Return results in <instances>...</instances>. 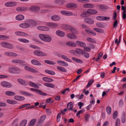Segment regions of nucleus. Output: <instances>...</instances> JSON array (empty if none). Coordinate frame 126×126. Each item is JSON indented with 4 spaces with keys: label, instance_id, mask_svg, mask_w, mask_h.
<instances>
[{
    "label": "nucleus",
    "instance_id": "nucleus-1",
    "mask_svg": "<svg viewBox=\"0 0 126 126\" xmlns=\"http://www.w3.org/2000/svg\"><path fill=\"white\" fill-rule=\"evenodd\" d=\"M36 22L32 20H29L26 23H24L20 24L19 26L23 28H27L30 26H33L36 24Z\"/></svg>",
    "mask_w": 126,
    "mask_h": 126
},
{
    "label": "nucleus",
    "instance_id": "nucleus-2",
    "mask_svg": "<svg viewBox=\"0 0 126 126\" xmlns=\"http://www.w3.org/2000/svg\"><path fill=\"white\" fill-rule=\"evenodd\" d=\"M39 37L42 40L45 42H50L52 40V38L50 36L46 34H39Z\"/></svg>",
    "mask_w": 126,
    "mask_h": 126
},
{
    "label": "nucleus",
    "instance_id": "nucleus-3",
    "mask_svg": "<svg viewBox=\"0 0 126 126\" xmlns=\"http://www.w3.org/2000/svg\"><path fill=\"white\" fill-rule=\"evenodd\" d=\"M34 54L36 55L39 56H47V54L39 50H35L33 52Z\"/></svg>",
    "mask_w": 126,
    "mask_h": 126
},
{
    "label": "nucleus",
    "instance_id": "nucleus-4",
    "mask_svg": "<svg viewBox=\"0 0 126 126\" xmlns=\"http://www.w3.org/2000/svg\"><path fill=\"white\" fill-rule=\"evenodd\" d=\"M1 85L2 86L7 88H11L12 87V84L11 83L5 81H2Z\"/></svg>",
    "mask_w": 126,
    "mask_h": 126
},
{
    "label": "nucleus",
    "instance_id": "nucleus-5",
    "mask_svg": "<svg viewBox=\"0 0 126 126\" xmlns=\"http://www.w3.org/2000/svg\"><path fill=\"white\" fill-rule=\"evenodd\" d=\"M24 69L26 70L30 71L33 73H36L38 72L37 70L27 66H25L24 67Z\"/></svg>",
    "mask_w": 126,
    "mask_h": 126
},
{
    "label": "nucleus",
    "instance_id": "nucleus-6",
    "mask_svg": "<svg viewBox=\"0 0 126 126\" xmlns=\"http://www.w3.org/2000/svg\"><path fill=\"white\" fill-rule=\"evenodd\" d=\"M17 5L16 2H12L9 1L5 3V6L8 7H12L15 6Z\"/></svg>",
    "mask_w": 126,
    "mask_h": 126
},
{
    "label": "nucleus",
    "instance_id": "nucleus-7",
    "mask_svg": "<svg viewBox=\"0 0 126 126\" xmlns=\"http://www.w3.org/2000/svg\"><path fill=\"white\" fill-rule=\"evenodd\" d=\"M60 13L63 15L66 16H71L73 15V13L72 12L65 10L61 11Z\"/></svg>",
    "mask_w": 126,
    "mask_h": 126
},
{
    "label": "nucleus",
    "instance_id": "nucleus-8",
    "mask_svg": "<svg viewBox=\"0 0 126 126\" xmlns=\"http://www.w3.org/2000/svg\"><path fill=\"white\" fill-rule=\"evenodd\" d=\"M87 13L88 14L93 15L97 13V11L94 9H89L87 10Z\"/></svg>",
    "mask_w": 126,
    "mask_h": 126
},
{
    "label": "nucleus",
    "instance_id": "nucleus-9",
    "mask_svg": "<svg viewBox=\"0 0 126 126\" xmlns=\"http://www.w3.org/2000/svg\"><path fill=\"white\" fill-rule=\"evenodd\" d=\"M30 9L32 11H34L36 12H38L40 10L39 7L35 5L32 6H31Z\"/></svg>",
    "mask_w": 126,
    "mask_h": 126
},
{
    "label": "nucleus",
    "instance_id": "nucleus-10",
    "mask_svg": "<svg viewBox=\"0 0 126 126\" xmlns=\"http://www.w3.org/2000/svg\"><path fill=\"white\" fill-rule=\"evenodd\" d=\"M37 28L39 30L44 31H48L49 30L48 28L45 26H39L37 27Z\"/></svg>",
    "mask_w": 126,
    "mask_h": 126
},
{
    "label": "nucleus",
    "instance_id": "nucleus-11",
    "mask_svg": "<svg viewBox=\"0 0 126 126\" xmlns=\"http://www.w3.org/2000/svg\"><path fill=\"white\" fill-rule=\"evenodd\" d=\"M96 19L97 20L100 21H103L104 20H109L110 19L109 17H107L102 16H99L96 17Z\"/></svg>",
    "mask_w": 126,
    "mask_h": 126
},
{
    "label": "nucleus",
    "instance_id": "nucleus-12",
    "mask_svg": "<svg viewBox=\"0 0 126 126\" xmlns=\"http://www.w3.org/2000/svg\"><path fill=\"white\" fill-rule=\"evenodd\" d=\"M51 19L54 21H57L60 20L61 17L59 15H54L51 17Z\"/></svg>",
    "mask_w": 126,
    "mask_h": 126
},
{
    "label": "nucleus",
    "instance_id": "nucleus-13",
    "mask_svg": "<svg viewBox=\"0 0 126 126\" xmlns=\"http://www.w3.org/2000/svg\"><path fill=\"white\" fill-rule=\"evenodd\" d=\"M31 63L35 65L41 66V63L38 61L36 59H32L31 61Z\"/></svg>",
    "mask_w": 126,
    "mask_h": 126
},
{
    "label": "nucleus",
    "instance_id": "nucleus-14",
    "mask_svg": "<svg viewBox=\"0 0 126 126\" xmlns=\"http://www.w3.org/2000/svg\"><path fill=\"white\" fill-rule=\"evenodd\" d=\"M84 21L86 23L89 24H92L94 23V21L93 19L89 18H85Z\"/></svg>",
    "mask_w": 126,
    "mask_h": 126
},
{
    "label": "nucleus",
    "instance_id": "nucleus-15",
    "mask_svg": "<svg viewBox=\"0 0 126 126\" xmlns=\"http://www.w3.org/2000/svg\"><path fill=\"white\" fill-rule=\"evenodd\" d=\"M76 4L73 3H68L66 5V7L70 8H74L76 7Z\"/></svg>",
    "mask_w": 126,
    "mask_h": 126
},
{
    "label": "nucleus",
    "instance_id": "nucleus-16",
    "mask_svg": "<svg viewBox=\"0 0 126 126\" xmlns=\"http://www.w3.org/2000/svg\"><path fill=\"white\" fill-rule=\"evenodd\" d=\"M56 33L57 35L60 37H63L65 35L64 32L59 30L56 31Z\"/></svg>",
    "mask_w": 126,
    "mask_h": 126
},
{
    "label": "nucleus",
    "instance_id": "nucleus-17",
    "mask_svg": "<svg viewBox=\"0 0 126 126\" xmlns=\"http://www.w3.org/2000/svg\"><path fill=\"white\" fill-rule=\"evenodd\" d=\"M28 9V8L27 7H21L17 8H16V10L18 11L22 12L26 11Z\"/></svg>",
    "mask_w": 126,
    "mask_h": 126
},
{
    "label": "nucleus",
    "instance_id": "nucleus-18",
    "mask_svg": "<svg viewBox=\"0 0 126 126\" xmlns=\"http://www.w3.org/2000/svg\"><path fill=\"white\" fill-rule=\"evenodd\" d=\"M11 62L14 63H24L23 61L19 59L13 60Z\"/></svg>",
    "mask_w": 126,
    "mask_h": 126
},
{
    "label": "nucleus",
    "instance_id": "nucleus-19",
    "mask_svg": "<svg viewBox=\"0 0 126 126\" xmlns=\"http://www.w3.org/2000/svg\"><path fill=\"white\" fill-rule=\"evenodd\" d=\"M83 6L85 8H93L94 6V5L91 3H87L84 4Z\"/></svg>",
    "mask_w": 126,
    "mask_h": 126
},
{
    "label": "nucleus",
    "instance_id": "nucleus-20",
    "mask_svg": "<svg viewBox=\"0 0 126 126\" xmlns=\"http://www.w3.org/2000/svg\"><path fill=\"white\" fill-rule=\"evenodd\" d=\"M14 98L15 99L18 101H22L25 99L24 97L19 95H16L14 96Z\"/></svg>",
    "mask_w": 126,
    "mask_h": 126
},
{
    "label": "nucleus",
    "instance_id": "nucleus-21",
    "mask_svg": "<svg viewBox=\"0 0 126 126\" xmlns=\"http://www.w3.org/2000/svg\"><path fill=\"white\" fill-rule=\"evenodd\" d=\"M67 37L71 39H75L77 38V36L74 34L69 33L67 34Z\"/></svg>",
    "mask_w": 126,
    "mask_h": 126
},
{
    "label": "nucleus",
    "instance_id": "nucleus-22",
    "mask_svg": "<svg viewBox=\"0 0 126 126\" xmlns=\"http://www.w3.org/2000/svg\"><path fill=\"white\" fill-rule=\"evenodd\" d=\"M66 44L67 46L70 47H75L76 46V44L75 43L70 41L67 42Z\"/></svg>",
    "mask_w": 126,
    "mask_h": 126
},
{
    "label": "nucleus",
    "instance_id": "nucleus-23",
    "mask_svg": "<svg viewBox=\"0 0 126 126\" xmlns=\"http://www.w3.org/2000/svg\"><path fill=\"white\" fill-rule=\"evenodd\" d=\"M42 79L44 81L48 82H51L54 81L51 78L47 77H43Z\"/></svg>",
    "mask_w": 126,
    "mask_h": 126
},
{
    "label": "nucleus",
    "instance_id": "nucleus-24",
    "mask_svg": "<svg viewBox=\"0 0 126 126\" xmlns=\"http://www.w3.org/2000/svg\"><path fill=\"white\" fill-rule=\"evenodd\" d=\"M29 85L32 87L39 89V87L36 84L30 81L29 83Z\"/></svg>",
    "mask_w": 126,
    "mask_h": 126
},
{
    "label": "nucleus",
    "instance_id": "nucleus-25",
    "mask_svg": "<svg viewBox=\"0 0 126 126\" xmlns=\"http://www.w3.org/2000/svg\"><path fill=\"white\" fill-rule=\"evenodd\" d=\"M5 94L6 95L9 96H14L16 94L15 93L11 91H7L5 92Z\"/></svg>",
    "mask_w": 126,
    "mask_h": 126
},
{
    "label": "nucleus",
    "instance_id": "nucleus-26",
    "mask_svg": "<svg viewBox=\"0 0 126 126\" xmlns=\"http://www.w3.org/2000/svg\"><path fill=\"white\" fill-rule=\"evenodd\" d=\"M76 43L78 45L83 47L86 46V44L85 43L80 41H77Z\"/></svg>",
    "mask_w": 126,
    "mask_h": 126
},
{
    "label": "nucleus",
    "instance_id": "nucleus-27",
    "mask_svg": "<svg viewBox=\"0 0 126 126\" xmlns=\"http://www.w3.org/2000/svg\"><path fill=\"white\" fill-rule=\"evenodd\" d=\"M73 107V103L72 102L69 103L67 104V108L68 109L72 110H73L72 108Z\"/></svg>",
    "mask_w": 126,
    "mask_h": 126
},
{
    "label": "nucleus",
    "instance_id": "nucleus-28",
    "mask_svg": "<svg viewBox=\"0 0 126 126\" xmlns=\"http://www.w3.org/2000/svg\"><path fill=\"white\" fill-rule=\"evenodd\" d=\"M57 68L59 70L63 72H66L67 71V70L64 67L61 66H57Z\"/></svg>",
    "mask_w": 126,
    "mask_h": 126
},
{
    "label": "nucleus",
    "instance_id": "nucleus-29",
    "mask_svg": "<svg viewBox=\"0 0 126 126\" xmlns=\"http://www.w3.org/2000/svg\"><path fill=\"white\" fill-rule=\"evenodd\" d=\"M36 121V119H33L29 122V126H33L35 124Z\"/></svg>",
    "mask_w": 126,
    "mask_h": 126
},
{
    "label": "nucleus",
    "instance_id": "nucleus-30",
    "mask_svg": "<svg viewBox=\"0 0 126 126\" xmlns=\"http://www.w3.org/2000/svg\"><path fill=\"white\" fill-rule=\"evenodd\" d=\"M36 92L37 93L40 95L44 96H46L47 95V94L46 93L43 92L41 91L38 89H37Z\"/></svg>",
    "mask_w": 126,
    "mask_h": 126
},
{
    "label": "nucleus",
    "instance_id": "nucleus-31",
    "mask_svg": "<svg viewBox=\"0 0 126 126\" xmlns=\"http://www.w3.org/2000/svg\"><path fill=\"white\" fill-rule=\"evenodd\" d=\"M72 59L74 61L79 63H83V61L79 59L73 57L72 58Z\"/></svg>",
    "mask_w": 126,
    "mask_h": 126
},
{
    "label": "nucleus",
    "instance_id": "nucleus-32",
    "mask_svg": "<svg viewBox=\"0 0 126 126\" xmlns=\"http://www.w3.org/2000/svg\"><path fill=\"white\" fill-rule=\"evenodd\" d=\"M46 117V115H44L40 117V119L38 120V123H41L43 122Z\"/></svg>",
    "mask_w": 126,
    "mask_h": 126
},
{
    "label": "nucleus",
    "instance_id": "nucleus-33",
    "mask_svg": "<svg viewBox=\"0 0 126 126\" xmlns=\"http://www.w3.org/2000/svg\"><path fill=\"white\" fill-rule=\"evenodd\" d=\"M18 40L21 42L25 43H28L30 42L29 40L24 38H19Z\"/></svg>",
    "mask_w": 126,
    "mask_h": 126
},
{
    "label": "nucleus",
    "instance_id": "nucleus-34",
    "mask_svg": "<svg viewBox=\"0 0 126 126\" xmlns=\"http://www.w3.org/2000/svg\"><path fill=\"white\" fill-rule=\"evenodd\" d=\"M44 85L50 88H54L55 87V85L51 83H45L44 84Z\"/></svg>",
    "mask_w": 126,
    "mask_h": 126
},
{
    "label": "nucleus",
    "instance_id": "nucleus-35",
    "mask_svg": "<svg viewBox=\"0 0 126 126\" xmlns=\"http://www.w3.org/2000/svg\"><path fill=\"white\" fill-rule=\"evenodd\" d=\"M16 19L18 20H22L24 18V16L22 15H17L16 17Z\"/></svg>",
    "mask_w": 126,
    "mask_h": 126
},
{
    "label": "nucleus",
    "instance_id": "nucleus-36",
    "mask_svg": "<svg viewBox=\"0 0 126 126\" xmlns=\"http://www.w3.org/2000/svg\"><path fill=\"white\" fill-rule=\"evenodd\" d=\"M44 62L45 63L49 64L55 65L56 63H55L48 60H44Z\"/></svg>",
    "mask_w": 126,
    "mask_h": 126
},
{
    "label": "nucleus",
    "instance_id": "nucleus-37",
    "mask_svg": "<svg viewBox=\"0 0 126 126\" xmlns=\"http://www.w3.org/2000/svg\"><path fill=\"white\" fill-rule=\"evenodd\" d=\"M45 72L47 73L52 75H54L55 74V73L52 70L46 69L45 70Z\"/></svg>",
    "mask_w": 126,
    "mask_h": 126
},
{
    "label": "nucleus",
    "instance_id": "nucleus-38",
    "mask_svg": "<svg viewBox=\"0 0 126 126\" xmlns=\"http://www.w3.org/2000/svg\"><path fill=\"white\" fill-rule=\"evenodd\" d=\"M6 102L10 104L14 105L17 103V102L15 100H12L9 99L6 100Z\"/></svg>",
    "mask_w": 126,
    "mask_h": 126
},
{
    "label": "nucleus",
    "instance_id": "nucleus-39",
    "mask_svg": "<svg viewBox=\"0 0 126 126\" xmlns=\"http://www.w3.org/2000/svg\"><path fill=\"white\" fill-rule=\"evenodd\" d=\"M17 80L19 83L22 85H25L26 84V81L22 79H18Z\"/></svg>",
    "mask_w": 126,
    "mask_h": 126
},
{
    "label": "nucleus",
    "instance_id": "nucleus-40",
    "mask_svg": "<svg viewBox=\"0 0 126 126\" xmlns=\"http://www.w3.org/2000/svg\"><path fill=\"white\" fill-rule=\"evenodd\" d=\"M27 122V120H23L20 124V126H25Z\"/></svg>",
    "mask_w": 126,
    "mask_h": 126
},
{
    "label": "nucleus",
    "instance_id": "nucleus-41",
    "mask_svg": "<svg viewBox=\"0 0 126 126\" xmlns=\"http://www.w3.org/2000/svg\"><path fill=\"white\" fill-rule=\"evenodd\" d=\"M75 51L78 54L82 55L84 51L83 50L79 48H77L76 49Z\"/></svg>",
    "mask_w": 126,
    "mask_h": 126
},
{
    "label": "nucleus",
    "instance_id": "nucleus-42",
    "mask_svg": "<svg viewBox=\"0 0 126 126\" xmlns=\"http://www.w3.org/2000/svg\"><path fill=\"white\" fill-rule=\"evenodd\" d=\"M96 26L99 27L103 28L104 27V23L102 22H98L96 24Z\"/></svg>",
    "mask_w": 126,
    "mask_h": 126
},
{
    "label": "nucleus",
    "instance_id": "nucleus-43",
    "mask_svg": "<svg viewBox=\"0 0 126 126\" xmlns=\"http://www.w3.org/2000/svg\"><path fill=\"white\" fill-rule=\"evenodd\" d=\"M106 110L108 114H110L111 111V108L110 106H107L106 108Z\"/></svg>",
    "mask_w": 126,
    "mask_h": 126
},
{
    "label": "nucleus",
    "instance_id": "nucleus-44",
    "mask_svg": "<svg viewBox=\"0 0 126 126\" xmlns=\"http://www.w3.org/2000/svg\"><path fill=\"white\" fill-rule=\"evenodd\" d=\"M15 73H19L21 71V70L19 68L14 67Z\"/></svg>",
    "mask_w": 126,
    "mask_h": 126
},
{
    "label": "nucleus",
    "instance_id": "nucleus-45",
    "mask_svg": "<svg viewBox=\"0 0 126 126\" xmlns=\"http://www.w3.org/2000/svg\"><path fill=\"white\" fill-rule=\"evenodd\" d=\"M9 72L11 73H15L14 67H11L8 68Z\"/></svg>",
    "mask_w": 126,
    "mask_h": 126
},
{
    "label": "nucleus",
    "instance_id": "nucleus-46",
    "mask_svg": "<svg viewBox=\"0 0 126 126\" xmlns=\"http://www.w3.org/2000/svg\"><path fill=\"white\" fill-rule=\"evenodd\" d=\"M14 47V46L12 44L8 43L6 48L9 49H12Z\"/></svg>",
    "mask_w": 126,
    "mask_h": 126
},
{
    "label": "nucleus",
    "instance_id": "nucleus-47",
    "mask_svg": "<svg viewBox=\"0 0 126 126\" xmlns=\"http://www.w3.org/2000/svg\"><path fill=\"white\" fill-rule=\"evenodd\" d=\"M87 12H84L80 14V16L83 18H85L88 17V15L87 14Z\"/></svg>",
    "mask_w": 126,
    "mask_h": 126
},
{
    "label": "nucleus",
    "instance_id": "nucleus-48",
    "mask_svg": "<svg viewBox=\"0 0 126 126\" xmlns=\"http://www.w3.org/2000/svg\"><path fill=\"white\" fill-rule=\"evenodd\" d=\"M94 82V80H90L88 82V84L86 86V87L87 88L89 87Z\"/></svg>",
    "mask_w": 126,
    "mask_h": 126
},
{
    "label": "nucleus",
    "instance_id": "nucleus-49",
    "mask_svg": "<svg viewBox=\"0 0 126 126\" xmlns=\"http://www.w3.org/2000/svg\"><path fill=\"white\" fill-rule=\"evenodd\" d=\"M82 55H83L85 58H88L89 57V54L88 53L85 52L84 51L83 52Z\"/></svg>",
    "mask_w": 126,
    "mask_h": 126
},
{
    "label": "nucleus",
    "instance_id": "nucleus-50",
    "mask_svg": "<svg viewBox=\"0 0 126 126\" xmlns=\"http://www.w3.org/2000/svg\"><path fill=\"white\" fill-rule=\"evenodd\" d=\"M20 36H28L29 35L25 32H20Z\"/></svg>",
    "mask_w": 126,
    "mask_h": 126
},
{
    "label": "nucleus",
    "instance_id": "nucleus-51",
    "mask_svg": "<svg viewBox=\"0 0 126 126\" xmlns=\"http://www.w3.org/2000/svg\"><path fill=\"white\" fill-rule=\"evenodd\" d=\"M118 113L117 111H115L113 113V117L114 119H116Z\"/></svg>",
    "mask_w": 126,
    "mask_h": 126
},
{
    "label": "nucleus",
    "instance_id": "nucleus-52",
    "mask_svg": "<svg viewBox=\"0 0 126 126\" xmlns=\"http://www.w3.org/2000/svg\"><path fill=\"white\" fill-rule=\"evenodd\" d=\"M8 43L6 42H2L0 43V45L2 47L6 48Z\"/></svg>",
    "mask_w": 126,
    "mask_h": 126
},
{
    "label": "nucleus",
    "instance_id": "nucleus-53",
    "mask_svg": "<svg viewBox=\"0 0 126 126\" xmlns=\"http://www.w3.org/2000/svg\"><path fill=\"white\" fill-rule=\"evenodd\" d=\"M70 31L72 33H74L75 34H77L78 33L76 29L74 28H71L70 29Z\"/></svg>",
    "mask_w": 126,
    "mask_h": 126
},
{
    "label": "nucleus",
    "instance_id": "nucleus-54",
    "mask_svg": "<svg viewBox=\"0 0 126 126\" xmlns=\"http://www.w3.org/2000/svg\"><path fill=\"white\" fill-rule=\"evenodd\" d=\"M103 54H102L100 52L98 54V55L99 56L97 57L96 58L95 60V61L96 62L98 61L101 58Z\"/></svg>",
    "mask_w": 126,
    "mask_h": 126
},
{
    "label": "nucleus",
    "instance_id": "nucleus-55",
    "mask_svg": "<svg viewBox=\"0 0 126 126\" xmlns=\"http://www.w3.org/2000/svg\"><path fill=\"white\" fill-rule=\"evenodd\" d=\"M55 2L61 4L65 2V0H56Z\"/></svg>",
    "mask_w": 126,
    "mask_h": 126
},
{
    "label": "nucleus",
    "instance_id": "nucleus-56",
    "mask_svg": "<svg viewBox=\"0 0 126 126\" xmlns=\"http://www.w3.org/2000/svg\"><path fill=\"white\" fill-rule=\"evenodd\" d=\"M87 40L92 43H94L95 42V41L94 39L90 38H87Z\"/></svg>",
    "mask_w": 126,
    "mask_h": 126
},
{
    "label": "nucleus",
    "instance_id": "nucleus-57",
    "mask_svg": "<svg viewBox=\"0 0 126 126\" xmlns=\"http://www.w3.org/2000/svg\"><path fill=\"white\" fill-rule=\"evenodd\" d=\"M61 114L60 113H59L57 116V122H59L60 121V119L61 117Z\"/></svg>",
    "mask_w": 126,
    "mask_h": 126
},
{
    "label": "nucleus",
    "instance_id": "nucleus-58",
    "mask_svg": "<svg viewBox=\"0 0 126 126\" xmlns=\"http://www.w3.org/2000/svg\"><path fill=\"white\" fill-rule=\"evenodd\" d=\"M50 25L53 27L55 28L57 27L58 26V25L57 24L54 23H50Z\"/></svg>",
    "mask_w": 126,
    "mask_h": 126
},
{
    "label": "nucleus",
    "instance_id": "nucleus-59",
    "mask_svg": "<svg viewBox=\"0 0 126 126\" xmlns=\"http://www.w3.org/2000/svg\"><path fill=\"white\" fill-rule=\"evenodd\" d=\"M53 102V101L52 99L50 98H48L46 100V102L48 103H52Z\"/></svg>",
    "mask_w": 126,
    "mask_h": 126
},
{
    "label": "nucleus",
    "instance_id": "nucleus-60",
    "mask_svg": "<svg viewBox=\"0 0 126 126\" xmlns=\"http://www.w3.org/2000/svg\"><path fill=\"white\" fill-rule=\"evenodd\" d=\"M11 52L7 51L4 53V54L7 56L11 57Z\"/></svg>",
    "mask_w": 126,
    "mask_h": 126
},
{
    "label": "nucleus",
    "instance_id": "nucleus-61",
    "mask_svg": "<svg viewBox=\"0 0 126 126\" xmlns=\"http://www.w3.org/2000/svg\"><path fill=\"white\" fill-rule=\"evenodd\" d=\"M118 25V22L117 20H115L113 23V27L114 28H116Z\"/></svg>",
    "mask_w": 126,
    "mask_h": 126
},
{
    "label": "nucleus",
    "instance_id": "nucleus-62",
    "mask_svg": "<svg viewBox=\"0 0 126 126\" xmlns=\"http://www.w3.org/2000/svg\"><path fill=\"white\" fill-rule=\"evenodd\" d=\"M6 105L5 103L0 102V107H5L6 106Z\"/></svg>",
    "mask_w": 126,
    "mask_h": 126
},
{
    "label": "nucleus",
    "instance_id": "nucleus-63",
    "mask_svg": "<svg viewBox=\"0 0 126 126\" xmlns=\"http://www.w3.org/2000/svg\"><path fill=\"white\" fill-rule=\"evenodd\" d=\"M8 77V76L6 75H0V79L6 78Z\"/></svg>",
    "mask_w": 126,
    "mask_h": 126
},
{
    "label": "nucleus",
    "instance_id": "nucleus-64",
    "mask_svg": "<svg viewBox=\"0 0 126 126\" xmlns=\"http://www.w3.org/2000/svg\"><path fill=\"white\" fill-rule=\"evenodd\" d=\"M120 121L119 118H117L116 120V122L115 123V126H117V125L118 124H120Z\"/></svg>",
    "mask_w": 126,
    "mask_h": 126
}]
</instances>
